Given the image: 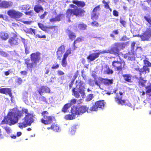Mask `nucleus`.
Here are the masks:
<instances>
[{
  "label": "nucleus",
  "instance_id": "1",
  "mask_svg": "<svg viewBox=\"0 0 151 151\" xmlns=\"http://www.w3.org/2000/svg\"><path fill=\"white\" fill-rule=\"evenodd\" d=\"M24 113L25 115L23 119V121L19 124V127L23 128L30 126L34 121L35 115L33 112L29 113L27 109L24 108L21 111L15 109H12L8 113L6 116L4 117L1 124H9L10 125H14L18 122L19 119L23 116Z\"/></svg>",
  "mask_w": 151,
  "mask_h": 151
},
{
  "label": "nucleus",
  "instance_id": "2",
  "mask_svg": "<svg viewBox=\"0 0 151 151\" xmlns=\"http://www.w3.org/2000/svg\"><path fill=\"white\" fill-rule=\"evenodd\" d=\"M7 14L11 18L15 19L17 21L22 22L25 24H30L32 22V21H24L22 19H19V18L23 16V14L15 10H9L7 12Z\"/></svg>",
  "mask_w": 151,
  "mask_h": 151
},
{
  "label": "nucleus",
  "instance_id": "3",
  "mask_svg": "<svg viewBox=\"0 0 151 151\" xmlns=\"http://www.w3.org/2000/svg\"><path fill=\"white\" fill-rule=\"evenodd\" d=\"M145 20L148 22L147 25L149 27L143 35L141 36L142 40H147L151 37V19L149 16H145L144 17Z\"/></svg>",
  "mask_w": 151,
  "mask_h": 151
},
{
  "label": "nucleus",
  "instance_id": "4",
  "mask_svg": "<svg viewBox=\"0 0 151 151\" xmlns=\"http://www.w3.org/2000/svg\"><path fill=\"white\" fill-rule=\"evenodd\" d=\"M88 108L86 106L77 105L73 106L71 109L70 113L76 115H81L88 112Z\"/></svg>",
  "mask_w": 151,
  "mask_h": 151
},
{
  "label": "nucleus",
  "instance_id": "5",
  "mask_svg": "<svg viewBox=\"0 0 151 151\" xmlns=\"http://www.w3.org/2000/svg\"><path fill=\"white\" fill-rule=\"evenodd\" d=\"M40 60V54L39 53H33L31 55V60L25 61V63L28 68H32L36 66L39 62Z\"/></svg>",
  "mask_w": 151,
  "mask_h": 151
},
{
  "label": "nucleus",
  "instance_id": "6",
  "mask_svg": "<svg viewBox=\"0 0 151 151\" xmlns=\"http://www.w3.org/2000/svg\"><path fill=\"white\" fill-rule=\"evenodd\" d=\"M42 116L43 118L41 119V122L44 124L47 125L51 124L55 119L53 116H48L49 113L47 111H44L41 113Z\"/></svg>",
  "mask_w": 151,
  "mask_h": 151
},
{
  "label": "nucleus",
  "instance_id": "7",
  "mask_svg": "<svg viewBox=\"0 0 151 151\" xmlns=\"http://www.w3.org/2000/svg\"><path fill=\"white\" fill-rule=\"evenodd\" d=\"M114 45L115 47L112 48L111 50H106L109 51V53L114 54L117 55H120L119 51L124 48L126 45L125 43H116Z\"/></svg>",
  "mask_w": 151,
  "mask_h": 151
},
{
  "label": "nucleus",
  "instance_id": "8",
  "mask_svg": "<svg viewBox=\"0 0 151 151\" xmlns=\"http://www.w3.org/2000/svg\"><path fill=\"white\" fill-rule=\"evenodd\" d=\"M84 10L81 9H68L66 12V17L68 19V21L70 22V17L73 15H75L77 16L81 15V13L84 12Z\"/></svg>",
  "mask_w": 151,
  "mask_h": 151
},
{
  "label": "nucleus",
  "instance_id": "9",
  "mask_svg": "<svg viewBox=\"0 0 151 151\" xmlns=\"http://www.w3.org/2000/svg\"><path fill=\"white\" fill-rule=\"evenodd\" d=\"M113 81L112 79L110 80L101 78L99 79L98 81L97 80H95V83L96 85L99 86L100 89H101L99 83H102L105 85L109 86L113 83Z\"/></svg>",
  "mask_w": 151,
  "mask_h": 151
},
{
  "label": "nucleus",
  "instance_id": "10",
  "mask_svg": "<svg viewBox=\"0 0 151 151\" xmlns=\"http://www.w3.org/2000/svg\"><path fill=\"white\" fill-rule=\"evenodd\" d=\"M93 51L94 52L97 51V52L91 54L87 58L88 59L91 61H93L99 57L100 54L109 53V51H107L106 50L103 51L96 50V51L93 50Z\"/></svg>",
  "mask_w": 151,
  "mask_h": 151
},
{
  "label": "nucleus",
  "instance_id": "11",
  "mask_svg": "<svg viewBox=\"0 0 151 151\" xmlns=\"http://www.w3.org/2000/svg\"><path fill=\"white\" fill-rule=\"evenodd\" d=\"M125 65L124 61H121V62L119 61H114L112 63V65L115 69L117 70H121L122 69V66L123 65L124 66Z\"/></svg>",
  "mask_w": 151,
  "mask_h": 151
},
{
  "label": "nucleus",
  "instance_id": "12",
  "mask_svg": "<svg viewBox=\"0 0 151 151\" xmlns=\"http://www.w3.org/2000/svg\"><path fill=\"white\" fill-rule=\"evenodd\" d=\"M13 3L11 1H7L4 0L0 3V7L8 8L11 7L13 5Z\"/></svg>",
  "mask_w": 151,
  "mask_h": 151
},
{
  "label": "nucleus",
  "instance_id": "13",
  "mask_svg": "<svg viewBox=\"0 0 151 151\" xmlns=\"http://www.w3.org/2000/svg\"><path fill=\"white\" fill-rule=\"evenodd\" d=\"M38 90V92L41 95H43L45 93H49L50 92V88L46 86H42Z\"/></svg>",
  "mask_w": 151,
  "mask_h": 151
},
{
  "label": "nucleus",
  "instance_id": "14",
  "mask_svg": "<svg viewBox=\"0 0 151 151\" xmlns=\"http://www.w3.org/2000/svg\"><path fill=\"white\" fill-rule=\"evenodd\" d=\"M84 83H80L79 84V86L78 88V91L80 93L81 95L83 98L84 96V89L85 88Z\"/></svg>",
  "mask_w": 151,
  "mask_h": 151
},
{
  "label": "nucleus",
  "instance_id": "15",
  "mask_svg": "<svg viewBox=\"0 0 151 151\" xmlns=\"http://www.w3.org/2000/svg\"><path fill=\"white\" fill-rule=\"evenodd\" d=\"M103 71V73L105 74H112L113 71L111 69H110L108 66L106 65L104 66L102 68Z\"/></svg>",
  "mask_w": 151,
  "mask_h": 151
},
{
  "label": "nucleus",
  "instance_id": "16",
  "mask_svg": "<svg viewBox=\"0 0 151 151\" xmlns=\"http://www.w3.org/2000/svg\"><path fill=\"white\" fill-rule=\"evenodd\" d=\"M65 50V47L63 45L61 46L58 48V50L57 52V54L59 58L61 57L63 53L64 52Z\"/></svg>",
  "mask_w": 151,
  "mask_h": 151
},
{
  "label": "nucleus",
  "instance_id": "17",
  "mask_svg": "<svg viewBox=\"0 0 151 151\" xmlns=\"http://www.w3.org/2000/svg\"><path fill=\"white\" fill-rule=\"evenodd\" d=\"M93 104V106L91 108V111H96L98 108L103 109L104 108V104Z\"/></svg>",
  "mask_w": 151,
  "mask_h": 151
},
{
  "label": "nucleus",
  "instance_id": "18",
  "mask_svg": "<svg viewBox=\"0 0 151 151\" xmlns=\"http://www.w3.org/2000/svg\"><path fill=\"white\" fill-rule=\"evenodd\" d=\"M18 38L15 37H11L9 40V42L12 45H17L18 42Z\"/></svg>",
  "mask_w": 151,
  "mask_h": 151
},
{
  "label": "nucleus",
  "instance_id": "19",
  "mask_svg": "<svg viewBox=\"0 0 151 151\" xmlns=\"http://www.w3.org/2000/svg\"><path fill=\"white\" fill-rule=\"evenodd\" d=\"M0 37L3 40H6L8 38L9 35L7 33L1 32H0Z\"/></svg>",
  "mask_w": 151,
  "mask_h": 151
},
{
  "label": "nucleus",
  "instance_id": "20",
  "mask_svg": "<svg viewBox=\"0 0 151 151\" xmlns=\"http://www.w3.org/2000/svg\"><path fill=\"white\" fill-rule=\"evenodd\" d=\"M38 25L40 29L45 31H46L47 29H52L54 28L55 27L54 26H52L47 27L45 26L43 24L40 23H38Z\"/></svg>",
  "mask_w": 151,
  "mask_h": 151
},
{
  "label": "nucleus",
  "instance_id": "21",
  "mask_svg": "<svg viewBox=\"0 0 151 151\" xmlns=\"http://www.w3.org/2000/svg\"><path fill=\"white\" fill-rule=\"evenodd\" d=\"M76 115L74 114H68L65 116L64 118L66 120H73L75 118V115Z\"/></svg>",
  "mask_w": 151,
  "mask_h": 151
},
{
  "label": "nucleus",
  "instance_id": "22",
  "mask_svg": "<svg viewBox=\"0 0 151 151\" xmlns=\"http://www.w3.org/2000/svg\"><path fill=\"white\" fill-rule=\"evenodd\" d=\"M73 2L74 4H76L78 6L83 7L85 5V3L83 1H78L77 0H73Z\"/></svg>",
  "mask_w": 151,
  "mask_h": 151
},
{
  "label": "nucleus",
  "instance_id": "23",
  "mask_svg": "<svg viewBox=\"0 0 151 151\" xmlns=\"http://www.w3.org/2000/svg\"><path fill=\"white\" fill-rule=\"evenodd\" d=\"M122 76L125 81L129 82H131L132 76L130 75L129 74L123 75Z\"/></svg>",
  "mask_w": 151,
  "mask_h": 151
},
{
  "label": "nucleus",
  "instance_id": "24",
  "mask_svg": "<svg viewBox=\"0 0 151 151\" xmlns=\"http://www.w3.org/2000/svg\"><path fill=\"white\" fill-rule=\"evenodd\" d=\"M135 69L140 72V75H141V73L144 72L145 71H145H149V70L147 66H144L143 69H140L138 68H135Z\"/></svg>",
  "mask_w": 151,
  "mask_h": 151
},
{
  "label": "nucleus",
  "instance_id": "25",
  "mask_svg": "<svg viewBox=\"0 0 151 151\" xmlns=\"http://www.w3.org/2000/svg\"><path fill=\"white\" fill-rule=\"evenodd\" d=\"M31 8V6L29 4L24 5L20 6L19 9L21 10H29Z\"/></svg>",
  "mask_w": 151,
  "mask_h": 151
},
{
  "label": "nucleus",
  "instance_id": "26",
  "mask_svg": "<svg viewBox=\"0 0 151 151\" xmlns=\"http://www.w3.org/2000/svg\"><path fill=\"white\" fill-rule=\"evenodd\" d=\"M34 10L37 13H39L40 10H43L42 7L40 5H36L34 7Z\"/></svg>",
  "mask_w": 151,
  "mask_h": 151
},
{
  "label": "nucleus",
  "instance_id": "27",
  "mask_svg": "<svg viewBox=\"0 0 151 151\" xmlns=\"http://www.w3.org/2000/svg\"><path fill=\"white\" fill-rule=\"evenodd\" d=\"M128 58V59L129 60L133 61L134 60V54L133 53L127 54V56H126V58Z\"/></svg>",
  "mask_w": 151,
  "mask_h": 151
},
{
  "label": "nucleus",
  "instance_id": "28",
  "mask_svg": "<svg viewBox=\"0 0 151 151\" xmlns=\"http://www.w3.org/2000/svg\"><path fill=\"white\" fill-rule=\"evenodd\" d=\"M67 58L63 57L61 61V64L63 67H65L67 66V62L66 61Z\"/></svg>",
  "mask_w": 151,
  "mask_h": 151
},
{
  "label": "nucleus",
  "instance_id": "29",
  "mask_svg": "<svg viewBox=\"0 0 151 151\" xmlns=\"http://www.w3.org/2000/svg\"><path fill=\"white\" fill-rule=\"evenodd\" d=\"M4 93L6 95L8 94L10 97H12V94L11 91L9 88H5Z\"/></svg>",
  "mask_w": 151,
  "mask_h": 151
},
{
  "label": "nucleus",
  "instance_id": "30",
  "mask_svg": "<svg viewBox=\"0 0 151 151\" xmlns=\"http://www.w3.org/2000/svg\"><path fill=\"white\" fill-rule=\"evenodd\" d=\"M72 104H65L62 109V111L65 112H67L68 109L69 108Z\"/></svg>",
  "mask_w": 151,
  "mask_h": 151
},
{
  "label": "nucleus",
  "instance_id": "31",
  "mask_svg": "<svg viewBox=\"0 0 151 151\" xmlns=\"http://www.w3.org/2000/svg\"><path fill=\"white\" fill-rule=\"evenodd\" d=\"M78 27L80 30H84L86 29L87 26L83 23L80 24L78 25Z\"/></svg>",
  "mask_w": 151,
  "mask_h": 151
},
{
  "label": "nucleus",
  "instance_id": "32",
  "mask_svg": "<svg viewBox=\"0 0 151 151\" xmlns=\"http://www.w3.org/2000/svg\"><path fill=\"white\" fill-rule=\"evenodd\" d=\"M84 38L83 37H80L77 38L73 43V46L75 47V44L78 42H82L84 40Z\"/></svg>",
  "mask_w": 151,
  "mask_h": 151
},
{
  "label": "nucleus",
  "instance_id": "33",
  "mask_svg": "<svg viewBox=\"0 0 151 151\" xmlns=\"http://www.w3.org/2000/svg\"><path fill=\"white\" fill-rule=\"evenodd\" d=\"M68 36L70 39L72 40H73L75 38L76 36L75 34L73 32L70 31L68 33Z\"/></svg>",
  "mask_w": 151,
  "mask_h": 151
},
{
  "label": "nucleus",
  "instance_id": "34",
  "mask_svg": "<svg viewBox=\"0 0 151 151\" xmlns=\"http://www.w3.org/2000/svg\"><path fill=\"white\" fill-rule=\"evenodd\" d=\"M52 130L53 131L56 132H58L59 131V127L57 124L52 125Z\"/></svg>",
  "mask_w": 151,
  "mask_h": 151
},
{
  "label": "nucleus",
  "instance_id": "35",
  "mask_svg": "<svg viewBox=\"0 0 151 151\" xmlns=\"http://www.w3.org/2000/svg\"><path fill=\"white\" fill-rule=\"evenodd\" d=\"M121 98H117L116 97L115 98V101H118V102L120 103V104H122L123 103H125V101L124 100H122L121 99Z\"/></svg>",
  "mask_w": 151,
  "mask_h": 151
},
{
  "label": "nucleus",
  "instance_id": "36",
  "mask_svg": "<svg viewBox=\"0 0 151 151\" xmlns=\"http://www.w3.org/2000/svg\"><path fill=\"white\" fill-rule=\"evenodd\" d=\"M98 17V16L97 15L96 13L93 12V13L92 14L91 18L93 20H96Z\"/></svg>",
  "mask_w": 151,
  "mask_h": 151
},
{
  "label": "nucleus",
  "instance_id": "37",
  "mask_svg": "<svg viewBox=\"0 0 151 151\" xmlns=\"http://www.w3.org/2000/svg\"><path fill=\"white\" fill-rule=\"evenodd\" d=\"M71 50L70 48H69L67 50L65 54L64 55L63 57L67 58L68 55L71 54Z\"/></svg>",
  "mask_w": 151,
  "mask_h": 151
},
{
  "label": "nucleus",
  "instance_id": "38",
  "mask_svg": "<svg viewBox=\"0 0 151 151\" xmlns=\"http://www.w3.org/2000/svg\"><path fill=\"white\" fill-rule=\"evenodd\" d=\"M103 3L104 4V7L106 9H109L111 11V9L109 8V6L108 5V3L106 2L105 1L103 0L102 1Z\"/></svg>",
  "mask_w": 151,
  "mask_h": 151
},
{
  "label": "nucleus",
  "instance_id": "39",
  "mask_svg": "<svg viewBox=\"0 0 151 151\" xmlns=\"http://www.w3.org/2000/svg\"><path fill=\"white\" fill-rule=\"evenodd\" d=\"M16 81L18 85H20L22 82V79L20 77H17V79L16 80Z\"/></svg>",
  "mask_w": 151,
  "mask_h": 151
},
{
  "label": "nucleus",
  "instance_id": "40",
  "mask_svg": "<svg viewBox=\"0 0 151 151\" xmlns=\"http://www.w3.org/2000/svg\"><path fill=\"white\" fill-rule=\"evenodd\" d=\"M145 82V80H143L142 78H140L139 81V85L142 86H143Z\"/></svg>",
  "mask_w": 151,
  "mask_h": 151
},
{
  "label": "nucleus",
  "instance_id": "41",
  "mask_svg": "<svg viewBox=\"0 0 151 151\" xmlns=\"http://www.w3.org/2000/svg\"><path fill=\"white\" fill-rule=\"evenodd\" d=\"M75 89L73 90V92L74 93V96L76 98H78L80 96L79 93L77 91H75Z\"/></svg>",
  "mask_w": 151,
  "mask_h": 151
},
{
  "label": "nucleus",
  "instance_id": "42",
  "mask_svg": "<svg viewBox=\"0 0 151 151\" xmlns=\"http://www.w3.org/2000/svg\"><path fill=\"white\" fill-rule=\"evenodd\" d=\"M144 62L145 65L147 66H151V63L147 60H144Z\"/></svg>",
  "mask_w": 151,
  "mask_h": 151
},
{
  "label": "nucleus",
  "instance_id": "43",
  "mask_svg": "<svg viewBox=\"0 0 151 151\" xmlns=\"http://www.w3.org/2000/svg\"><path fill=\"white\" fill-rule=\"evenodd\" d=\"M76 128L75 127H72L71 128V131H70V134L73 135L74 134L76 130Z\"/></svg>",
  "mask_w": 151,
  "mask_h": 151
},
{
  "label": "nucleus",
  "instance_id": "44",
  "mask_svg": "<svg viewBox=\"0 0 151 151\" xmlns=\"http://www.w3.org/2000/svg\"><path fill=\"white\" fill-rule=\"evenodd\" d=\"M26 32H29L31 33H32V32L34 35H36L35 34V30L34 29H32V28H30L29 29H28V30Z\"/></svg>",
  "mask_w": 151,
  "mask_h": 151
},
{
  "label": "nucleus",
  "instance_id": "45",
  "mask_svg": "<svg viewBox=\"0 0 151 151\" xmlns=\"http://www.w3.org/2000/svg\"><path fill=\"white\" fill-rule=\"evenodd\" d=\"M36 36L38 37L39 38H45L46 37L45 35H42V34L41 35H40L38 34H37L36 35Z\"/></svg>",
  "mask_w": 151,
  "mask_h": 151
},
{
  "label": "nucleus",
  "instance_id": "46",
  "mask_svg": "<svg viewBox=\"0 0 151 151\" xmlns=\"http://www.w3.org/2000/svg\"><path fill=\"white\" fill-rule=\"evenodd\" d=\"M100 10V6L99 5L93 9V12L96 13L97 11H99Z\"/></svg>",
  "mask_w": 151,
  "mask_h": 151
},
{
  "label": "nucleus",
  "instance_id": "47",
  "mask_svg": "<svg viewBox=\"0 0 151 151\" xmlns=\"http://www.w3.org/2000/svg\"><path fill=\"white\" fill-rule=\"evenodd\" d=\"M25 13L27 15L32 16L33 14V11H30L28 12H26Z\"/></svg>",
  "mask_w": 151,
  "mask_h": 151
},
{
  "label": "nucleus",
  "instance_id": "48",
  "mask_svg": "<svg viewBox=\"0 0 151 151\" xmlns=\"http://www.w3.org/2000/svg\"><path fill=\"white\" fill-rule=\"evenodd\" d=\"M63 16L62 14H59L55 18L56 21H59L60 20L61 17Z\"/></svg>",
  "mask_w": 151,
  "mask_h": 151
},
{
  "label": "nucleus",
  "instance_id": "49",
  "mask_svg": "<svg viewBox=\"0 0 151 151\" xmlns=\"http://www.w3.org/2000/svg\"><path fill=\"white\" fill-rule=\"evenodd\" d=\"M0 55L4 57H6L7 55V53L6 52H4L3 51H2L1 49H0Z\"/></svg>",
  "mask_w": 151,
  "mask_h": 151
},
{
  "label": "nucleus",
  "instance_id": "50",
  "mask_svg": "<svg viewBox=\"0 0 151 151\" xmlns=\"http://www.w3.org/2000/svg\"><path fill=\"white\" fill-rule=\"evenodd\" d=\"M50 68H46L45 70V74H48Z\"/></svg>",
  "mask_w": 151,
  "mask_h": 151
},
{
  "label": "nucleus",
  "instance_id": "51",
  "mask_svg": "<svg viewBox=\"0 0 151 151\" xmlns=\"http://www.w3.org/2000/svg\"><path fill=\"white\" fill-rule=\"evenodd\" d=\"M59 65L58 64H56L53 65L52 67V69H55L58 68H59Z\"/></svg>",
  "mask_w": 151,
  "mask_h": 151
},
{
  "label": "nucleus",
  "instance_id": "52",
  "mask_svg": "<svg viewBox=\"0 0 151 151\" xmlns=\"http://www.w3.org/2000/svg\"><path fill=\"white\" fill-rule=\"evenodd\" d=\"M47 12H44V13L40 15V18L41 19H42L44 18L45 17L46 15H47Z\"/></svg>",
  "mask_w": 151,
  "mask_h": 151
},
{
  "label": "nucleus",
  "instance_id": "53",
  "mask_svg": "<svg viewBox=\"0 0 151 151\" xmlns=\"http://www.w3.org/2000/svg\"><path fill=\"white\" fill-rule=\"evenodd\" d=\"M93 97V95L92 94H90L88 96L87 100L88 101H89L92 99Z\"/></svg>",
  "mask_w": 151,
  "mask_h": 151
},
{
  "label": "nucleus",
  "instance_id": "54",
  "mask_svg": "<svg viewBox=\"0 0 151 151\" xmlns=\"http://www.w3.org/2000/svg\"><path fill=\"white\" fill-rule=\"evenodd\" d=\"M5 129L8 133H9L10 132V129L9 127H5Z\"/></svg>",
  "mask_w": 151,
  "mask_h": 151
},
{
  "label": "nucleus",
  "instance_id": "55",
  "mask_svg": "<svg viewBox=\"0 0 151 151\" xmlns=\"http://www.w3.org/2000/svg\"><path fill=\"white\" fill-rule=\"evenodd\" d=\"M58 75L60 76L63 75L64 74V73L63 72L60 70H58Z\"/></svg>",
  "mask_w": 151,
  "mask_h": 151
},
{
  "label": "nucleus",
  "instance_id": "56",
  "mask_svg": "<svg viewBox=\"0 0 151 151\" xmlns=\"http://www.w3.org/2000/svg\"><path fill=\"white\" fill-rule=\"evenodd\" d=\"M91 25L92 26H98V23L96 22H94L91 23Z\"/></svg>",
  "mask_w": 151,
  "mask_h": 151
},
{
  "label": "nucleus",
  "instance_id": "57",
  "mask_svg": "<svg viewBox=\"0 0 151 151\" xmlns=\"http://www.w3.org/2000/svg\"><path fill=\"white\" fill-rule=\"evenodd\" d=\"M129 40V38L126 36H124L121 39L122 40L126 41Z\"/></svg>",
  "mask_w": 151,
  "mask_h": 151
},
{
  "label": "nucleus",
  "instance_id": "58",
  "mask_svg": "<svg viewBox=\"0 0 151 151\" xmlns=\"http://www.w3.org/2000/svg\"><path fill=\"white\" fill-rule=\"evenodd\" d=\"M113 15L115 16H117L118 15V12L116 10H114L113 12Z\"/></svg>",
  "mask_w": 151,
  "mask_h": 151
},
{
  "label": "nucleus",
  "instance_id": "59",
  "mask_svg": "<svg viewBox=\"0 0 151 151\" xmlns=\"http://www.w3.org/2000/svg\"><path fill=\"white\" fill-rule=\"evenodd\" d=\"M76 102V100L75 99H72L70 101V104H75Z\"/></svg>",
  "mask_w": 151,
  "mask_h": 151
},
{
  "label": "nucleus",
  "instance_id": "60",
  "mask_svg": "<svg viewBox=\"0 0 151 151\" xmlns=\"http://www.w3.org/2000/svg\"><path fill=\"white\" fill-rule=\"evenodd\" d=\"M104 100H102L101 101L97 102L95 103V104H104Z\"/></svg>",
  "mask_w": 151,
  "mask_h": 151
},
{
  "label": "nucleus",
  "instance_id": "61",
  "mask_svg": "<svg viewBox=\"0 0 151 151\" xmlns=\"http://www.w3.org/2000/svg\"><path fill=\"white\" fill-rule=\"evenodd\" d=\"M113 33L115 35H117L119 33V31L118 30H114Z\"/></svg>",
  "mask_w": 151,
  "mask_h": 151
},
{
  "label": "nucleus",
  "instance_id": "62",
  "mask_svg": "<svg viewBox=\"0 0 151 151\" xmlns=\"http://www.w3.org/2000/svg\"><path fill=\"white\" fill-rule=\"evenodd\" d=\"M120 22L124 27H125L126 22L124 21L123 20H121Z\"/></svg>",
  "mask_w": 151,
  "mask_h": 151
},
{
  "label": "nucleus",
  "instance_id": "63",
  "mask_svg": "<svg viewBox=\"0 0 151 151\" xmlns=\"http://www.w3.org/2000/svg\"><path fill=\"white\" fill-rule=\"evenodd\" d=\"M146 93H151L150 95H151V88L147 90Z\"/></svg>",
  "mask_w": 151,
  "mask_h": 151
},
{
  "label": "nucleus",
  "instance_id": "64",
  "mask_svg": "<svg viewBox=\"0 0 151 151\" xmlns=\"http://www.w3.org/2000/svg\"><path fill=\"white\" fill-rule=\"evenodd\" d=\"M10 70H9L8 71L5 72H4L6 76H8L10 74Z\"/></svg>",
  "mask_w": 151,
  "mask_h": 151
}]
</instances>
